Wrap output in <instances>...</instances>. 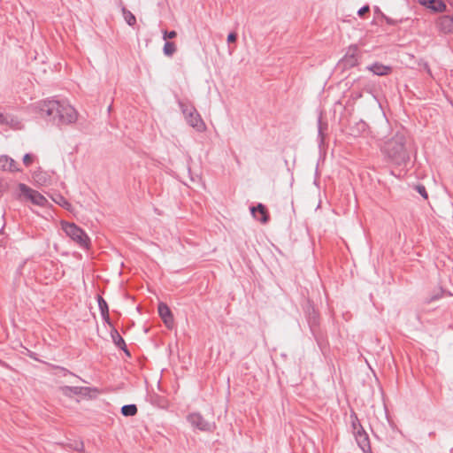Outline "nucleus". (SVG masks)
<instances>
[{"mask_svg": "<svg viewBox=\"0 0 453 453\" xmlns=\"http://www.w3.org/2000/svg\"><path fill=\"white\" fill-rule=\"evenodd\" d=\"M42 116L49 117L58 125L71 124L76 121L75 109L65 102L58 100H46L40 103Z\"/></svg>", "mask_w": 453, "mask_h": 453, "instance_id": "obj_1", "label": "nucleus"}, {"mask_svg": "<svg viewBox=\"0 0 453 453\" xmlns=\"http://www.w3.org/2000/svg\"><path fill=\"white\" fill-rule=\"evenodd\" d=\"M405 135L400 132L385 142L381 150L392 164L403 165L409 162L410 155L405 148Z\"/></svg>", "mask_w": 453, "mask_h": 453, "instance_id": "obj_2", "label": "nucleus"}, {"mask_svg": "<svg viewBox=\"0 0 453 453\" xmlns=\"http://www.w3.org/2000/svg\"><path fill=\"white\" fill-rule=\"evenodd\" d=\"M179 106L184 115L187 123L198 132H203L206 126L195 106L188 103L179 101Z\"/></svg>", "mask_w": 453, "mask_h": 453, "instance_id": "obj_3", "label": "nucleus"}, {"mask_svg": "<svg viewBox=\"0 0 453 453\" xmlns=\"http://www.w3.org/2000/svg\"><path fill=\"white\" fill-rule=\"evenodd\" d=\"M62 229L67 236L75 242L81 248L88 249L90 239L88 234L74 223L62 222Z\"/></svg>", "mask_w": 453, "mask_h": 453, "instance_id": "obj_4", "label": "nucleus"}, {"mask_svg": "<svg viewBox=\"0 0 453 453\" xmlns=\"http://www.w3.org/2000/svg\"><path fill=\"white\" fill-rule=\"evenodd\" d=\"M187 419L193 427L203 432H212L216 427L215 423L205 420L199 412L190 413Z\"/></svg>", "mask_w": 453, "mask_h": 453, "instance_id": "obj_5", "label": "nucleus"}, {"mask_svg": "<svg viewBox=\"0 0 453 453\" xmlns=\"http://www.w3.org/2000/svg\"><path fill=\"white\" fill-rule=\"evenodd\" d=\"M19 188L20 192L26 196L34 204L40 206H45L47 204V199L38 191L30 188L23 183H20Z\"/></svg>", "mask_w": 453, "mask_h": 453, "instance_id": "obj_6", "label": "nucleus"}, {"mask_svg": "<svg viewBox=\"0 0 453 453\" xmlns=\"http://www.w3.org/2000/svg\"><path fill=\"white\" fill-rule=\"evenodd\" d=\"M358 48L357 46H350L347 53L341 60V64L344 68H351L358 63Z\"/></svg>", "mask_w": 453, "mask_h": 453, "instance_id": "obj_7", "label": "nucleus"}, {"mask_svg": "<svg viewBox=\"0 0 453 453\" xmlns=\"http://www.w3.org/2000/svg\"><path fill=\"white\" fill-rule=\"evenodd\" d=\"M436 27L442 34H453V17L441 15L436 20Z\"/></svg>", "mask_w": 453, "mask_h": 453, "instance_id": "obj_8", "label": "nucleus"}, {"mask_svg": "<svg viewBox=\"0 0 453 453\" xmlns=\"http://www.w3.org/2000/svg\"><path fill=\"white\" fill-rule=\"evenodd\" d=\"M157 310H158V314L161 317V319H163L165 326L168 328L172 327V326L173 324V317L172 311L169 309V307L165 303H160L158 304Z\"/></svg>", "mask_w": 453, "mask_h": 453, "instance_id": "obj_9", "label": "nucleus"}, {"mask_svg": "<svg viewBox=\"0 0 453 453\" xmlns=\"http://www.w3.org/2000/svg\"><path fill=\"white\" fill-rule=\"evenodd\" d=\"M0 169L10 172H19V168L17 167V163L12 157L7 156L0 157Z\"/></svg>", "mask_w": 453, "mask_h": 453, "instance_id": "obj_10", "label": "nucleus"}, {"mask_svg": "<svg viewBox=\"0 0 453 453\" xmlns=\"http://www.w3.org/2000/svg\"><path fill=\"white\" fill-rule=\"evenodd\" d=\"M367 69L378 76L388 75L391 71L390 66L384 65L379 62L373 63L372 65L367 66Z\"/></svg>", "mask_w": 453, "mask_h": 453, "instance_id": "obj_11", "label": "nucleus"}, {"mask_svg": "<svg viewBox=\"0 0 453 453\" xmlns=\"http://www.w3.org/2000/svg\"><path fill=\"white\" fill-rule=\"evenodd\" d=\"M419 3L434 12H442L446 8L441 0H419Z\"/></svg>", "mask_w": 453, "mask_h": 453, "instance_id": "obj_12", "label": "nucleus"}, {"mask_svg": "<svg viewBox=\"0 0 453 453\" xmlns=\"http://www.w3.org/2000/svg\"><path fill=\"white\" fill-rule=\"evenodd\" d=\"M89 390V388L84 387H71V386H63L60 388V391L65 396H72L73 395H81L83 392H87Z\"/></svg>", "mask_w": 453, "mask_h": 453, "instance_id": "obj_13", "label": "nucleus"}, {"mask_svg": "<svg viewBox=\"0 0 453 453\" xmlns=\"http://www.w3.org/2000/svg\"><path fill=\"white\" fill-rule=\"evenodd\" d=\"M356 441L364 453H371V444L367 433L361 435L359 434V437L356 439Z\"/></svg>", "mask_w": 453, "mask_h": 453, "instance_id": "obj_14", "label": "nucleus"}, {"mask_svg": "<svg viewBox=\"0 0 453 453\" xmlns=\"http://www.w3.org/2000/svg\"><path fill=\"white\" fill-rule=\"evenodd\" d=\"M19 124L20 123L17 118L10 114H4L0 112V125H6L13 128H18Z\"/></svg>", "mask_w": 453, "mask_h": 453, "instance_id": "obj_15", "label": "nucleus"}, {"mask_svg": "<svg viewBox=\"0 0 453 453\" xmlns=\"http://www.w3.org/2000/svg\"><path fill=\"white\" fill-rule=\"evenodd\" d=\"M111 336L112 338V341L114 342V344L123 349L127 355H130L127 349V345H126V342L124 341V339L122 338V336L119 334V333L118 332L117 329L113 328L111 331Z\"/></svg>", "mask_w": 453, "mask_h": 453, "instance_id": "obj_16", "label": "nucleus"}, {"mask_svg": "<svg viewBox=\"0 0 453 453\" xmlns=\"http://www.w3.org/2000/svg\"><path fill=\"white\" fill-rule=\"evenodd\" d=\"M250 210H251V213L254 215V217H256V215H255L256 211H257L261 215V218H257V219L259 221H261L264 224L268 222L269 215H268L267 210L264 204L258 203L257 207H252Z\"/></svg>", "mask_w": 453, "mask_h": 453, "instance_id": "obj_17", "label": "nucleus"}, {"mask_svg": "<svg viewBox=\"0 0 453 453\" xmlns=\"http://www.w3.org/2000/svg\"><path fill=\"white\" fill-rule=\"evenodd\" d=\"M137 411L135 404H126L121 408V414L126 417H132L137 413Z\"/></svg>", "mask_w": 453, "mask_h": 453, "instance_id": "obj_18", "label": "nucleus"}, {"mask_svg": "<svg viewBox=\"0 0 453 453\" xmlns=\"http://www.w3.org/2000/svg\"><path fill=\"white\" fill-rule=\"evenodd\" d=\"M34 179L40 185H45L49 180L47 173L42 171L35 172L34 173Z\"/></svg>", "mask_w": 453, "mask_h": 453, "instance_id": "obj_19", "label": "nucleus"}, {"mask_svg": "<svg viewBox=\"0 0 453 453\" xmlns=\"http://www.w3.org/2000/svg\"><path fill=\"white\" fill-rule=\"evenodd\" d=\"M123 16L125 20L129 26H134L136 23V18L135 16L126 8L122 9Z\"/></svg>", "mask_w": 453, "mask_h": 453, "instance_id": "obj_20", "label": "nucleus"}, {"mask_svg": "<svg viewBox=\"0 0 453 453\" xmlns=\"http://www.w3.org/2000/svg\"><path fill=\"white\" fill-rule=\"evenodd\" d=\"M164 54L165 56L171 57L173 55V53L176 51V46L174 42H165L164 48H163Z\"/></svg>", "mask_w": 453, "mask_h": 453, "instance_id": "obj_21", "label": "nucleus"}, {"mask_svg": "<svg viewBox=\"0 0 453 453\" xmlns=\"http://www.w3.org/2000/svg\"><path fill=\"white\" fill-rule=\"evenodd\" d=\"M97 302L101 314H107L109 308L106 301L101 296H97Z\"/></svg>", "mask_w": 453, "mask_h": 453, "instance_id": "obj_22", "label": "nucleus"}, {"mask_svg": "<svg viewBox=\"0 0 453 453\" xmlns=\"http://www.w3.org/2000/svg\"><path fill=\"white\" fill-rule=\"evenodd\" d=\"M350 419H351L352 431H354L355 429H357V427H362V425L360 424V421L355 412H352L350 414Z\"/></svg>", "mask_w": 453, "mask_h": 453, "instance_id": "obj_23", "label": "nucleus"}, {"mask_svg": "<svg viewBox=\"0 0 453 453\" xmlns=\"http://www.w3.org/2000/svg\"><path fill=\"white\" fill-rule=\"evenodd\" d=\"M416 190L418 191V193L422 196L425 199H426L428 197V195H427V192H426V188L423 186V185H418L416 187Z\"/></svg>", "mask_w": 453, "mask_h": 453, "instance_id": "obj_24", "label": "nucleus"}, {"mask_svg": "<svg viewBox=\"0 0 453 453\" xmlns=\"http://www.w3.org/2000/svg\"><path fill=\"white\" fill-rule=\"evenodd\" d=\"M33 162V156L29 153L25 154L23 157V163L26 166H29Z\"/></svg>", "mask_w": 453, "mask_h": 453, "instance_id": "obj_25", "label": "nucleus"}, {"mask_svg": "<svg viewBox=\"0 0 453 453\" xmlns=\"http://www.w3.org/2000/svg\"><path fill=\"white\" fill-rule=\"evenodd\" d=\"M176 35H177V34L175 31H170V32L165 31L164 35H163V38H164V40L173 39L176 37Z\"/></svg>", "mask_w": 453, "mask_h": 453, "instance_id": "obj_26", "label": "nucleus"}, {"mask_svg": "<svg viewBox=\"0 0 453 453\" xmlns=\"http://www.w3.org/2000/svg\"><path fill=\"white\" fill-rule=\"evenodd\" d=\"M366 432L365 431V429L362 427H357V429H355L353 431V434H354V437L355 439H357V437H359V434H365Z\"/></svg>", "mask_w": 453, "mask_h": 453, "instance_id": "obj_27", "label": "nucleus"}, {"mask_svg": "<svg viewBox=\"0 0 453 453\" xmlns=\"http://www.w3.org/2000/svg\"><path fill=\"white\" fill-rule=\"evenodd\" d=\"M369 10H370V7L368 5H365L358 10L357 14L359 16H363L365 13L368 12Z\"/></svg>", "mask_w": 453, "mask_h": 453, "instance_id": "obj_28", "label": "nucleus"}, {"mask_svg": "<svg viewBox=\"0 0 453 453\" xmlns=\"http://www.w3.org/2000/svg\"><path fill=\"white\" fill-rule=\"evenodd\" d=\"M237 39V35L235 33H230L227 36V42H234Z\"/></svg>", "mask_w": 453, "mask_h": 453, "instance_id": "obj_29", "label": "nucleus"}, {"mask_svg": "<svg viewBox=\"0 0 453 453\" xmlns=\"http://www.w3.org/2000/svg\"><path fill=\"white\" fill-rule=\"evenodd\" d=\"M56 202L62 206H65L68 204L67 201L62 196H59L58 200H56Z\"/></svg>", "mask_w": 453, "mask_h": 453, "instance_id": "obj_30", "label": "nucleus"}, {"mask_svg": "<svg viewBox=\"0 0 453 453\" xmlns=\"http://www.w3.org/2000/svg\"><path fill=\"white\" fill-rule=\"evenodd\" d=\"M103 319L104 320V322L108 323L111 325V322H110V317H109V311L107 312V314H101Z\"/></svg>", "mask_w": 453, "mask_h": 453, "instance_id": "obj_31", "label": "nucleus"}, {"mask_svg": "<svg viewBox=\"0 0 453 453\" xmlns=\"http://www.w3.org/2000/svg\"><path fill=\"white\" fill-rule=\"evenodd\" d=\"M75 449L80 451V450H82L83 449V443L82 442H79L76 444L75 446Z\"/></svg>", "mask_w": 453, "mask_h": 453, "instance_id": "obj_32", "label": "nucleus"}, {"mask_svg": "<svg viewBox=\"0 0 453 453\" xmlns=\"http://www.w3.org/2000/svg\"><path fill=\"white\" fill-rule=\"evenodd\" d=\"M62 371H64L65 373H70L72 375H73L72 372H68L66 369L65 368H61Z\"/></svg>", "mask_w": 453, "mask_h": 453, "instance_id": "obj_33", "label": "nucleus"}, {"mask_svg": "<svg viewBox=\"0 0 453 453\" xmlns=\"http://www.w3.org/2000/svg\"><path fill=\"white\" fill-rule=\"evenodd\" d=\"M0 365H4V366H7V365L4 362H3L1 359H0Z\"/></svg>", "mask_w": 453, "mask_h": 453, "instance_id": "obj_34", "label": "nucleus"}, {"mask_svg": "<svg viewBox=\"0 0 453 453\" xmlns=\"http://www.w3.org/2000/svg\"><path fill=\"white\" fill-rule=\"evenodd\" d=\"M437 298H438V296L432 297V298L430 299V301L435 300V299H437Z\"/></svg>", "mask_w": 453, "mask_h": 453, "instance_id": "obj_35", "label": "nucleus"}]
</instances>
